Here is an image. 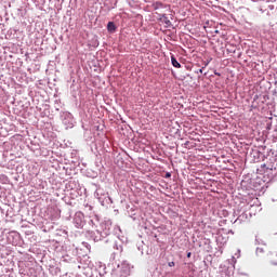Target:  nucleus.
I'll return each instance as SVG.
<instances>
[{
  "instance_id": "3",
  "label": "nucleus",
  "mask_w": 277,
  "mask_h": 277,
  "mask_svg": "<svg viewBox=\"0 0 277 277\" xmlns=\"http://www.w3.org/2000/svg\"><path fill=\"white\" fill-rule=\"evenodd\" d=\"M107 30L110 32V34H114V31H116V24H114V22H109L107 24Z\"/></svg>"
},
{
  "instance_id": "8",
  "label": "nucleus",
  "mask_w": 277,
  "mask_h": 277,
  "mask_svg": "<svg viewBox=\"0 0 277 277\" xmlns=\"http://www.w3.org/2000/svg\"><path fill=\"white\" fill-rule=\"evenodd\" d=\"M206 66H209V63H206Z\"/></svg>"
},
{
  "instance_id": "4",
  "label": "nucleus",
  "mask_w": 277,
  "mask_h": 277,
  "mask_svg": "<svg viewBox=\"0 0 277 277\" xmlns=\"http://www.w3.org/2000/svg\"><path fill=\"white\" fill-rule=\"evenodd\" d=\"M171 64L174 66V68H181V63H179L174 56H171Z\"/></svg>"
},
{
  "instance_id": "6",
  "label": "nucleus",
  "mask_w": 277,
  "mask_h": 277,
  "mask_svg": "<svg viewBox=\"0 0 277 277\" xmlns=\"http://www.w3.org/2000/svg\"><path fill=\"white\" fill-rule=\"evenodd\" d=\"M192 256V253H187V259H189Z\"/></svg>"
},
{
  "instance_id": "2",
  "label": "nucleus",
  "mask_w": 277,
  "mask_h": 277,
  "mask_svg": "<svg viewBox=\"0 0 277 277\" xmlns=\"http://www.w3.org/2000/svg\"><path fill=\"white\" fill-rule=\"evenodd\" d=\"M151 8H153L154 10H161V8H166V4L162 3V2L157 1V2H154V3L151 4Z\"/></svg>"
},
{
  "instance_id": "1",
  "label": "nucleus",
  "mask_w": 277,
  "mask_h": 277,
  "mask_svg": "<svg viewBox=\"0 0 277 277\" xmlns=\"http://www.w3.org/2000/svg\"><path fill=\"white\" fill-rule=\"evenodd\" d=\"M158 21H160V23H163L166 25V27H170L172 25V22H170L168 16H166V14H159Z\"/></svg>"
},
{
  "instance_id": "5",
  "label": "nucleus",
  "mask_w": 277,
  "mask_h": 277,
  "mask_svg": "<svg viewBox=\"0 0 277 277\" xmlns=\"http://www.w3.org/2000/svg\"><path fill=\"white\" fill-rule=\"evenodd\" d=\"M168 265H169V267H174L175 263L174 262H169Z\"/></svg>"
},
{
  "instance_id": "7",
  "label": "nucleus",
  "mask_w": 277,
  "mask_h": 277,
  "mask_svg": "<svg viewBox=\"0 0 277 277\" xmlns=\"http://www.w3.org/2000/svg\"><path fill=\"white\" fill-rule=\"evenodd\" d=\"M199 72L202 74V69H199Z\"/></svg>"
}]
</instances>
